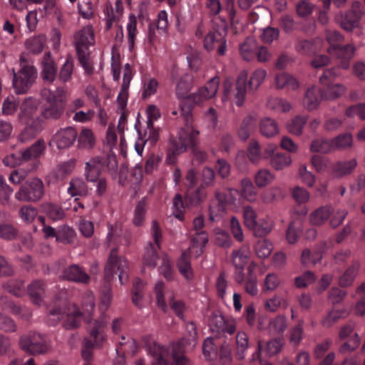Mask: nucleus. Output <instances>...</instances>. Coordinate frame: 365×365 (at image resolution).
<instances>
[{"mask_svg": "<svg viewBox=\"0 0 365 365\" xmlns=\"http://www.w3.org/2000/svg\"><path fill=\"white\" fill-rule=\"evenodd\" d=\"M186 330L189 334L187 339H182L174 344L171 351L158 343H153L148 347L149 354L153 358L152 365H170L175 363V365H192L182 353L187 349L188 344L192 349L196 344V326L193 322H190L186 326ZM136 365H143L142 360H139Z\"/></svg>", "mask_w": 365, "mask_h": 365, "instance_id": "1", "label": "nucleus"}, {"mask_svg": "<svg viewBox=\"0 0 365 365\" xmlns=\"http://www.w3.org/2000/svg\"><path fill=\"white\" fill-rule=\"evenodd\" d=\"M341 75L338 67H334L324 71L319 77L322 88L312 86L307 88L303 98V106L309 110L316 109L322 99L332 100L341 96L345 88L343 85L335 83L334 80Z\"/></svg>", "mask_w": 365, "mask_h": 365, "instance_id": "2", "label": "nucleus"}, {"mask_svg": "<svg viewBox=\"0 0 365 365\" xmlns=\"http://www.w3.org/2000/svg\"><path fill=\"white\" fill-rule=\"evenodd\" d=\"M220 84L218 77L212 78L207 83L200 88L196 93L188 96L190 85L187 81L180 78L176 86V95L182 101L180 103V113L185 124L188 125L192 121L191 110L195 105L215 96Z\"/></svg>", "mask_w": 365, "mask_h": 365, "instance_id": "3", "label": "nucleus"}, {"mask_svg": "<svg viewBox=\"0 0 365 365\" xmlns=\"http://www.w3.org/2000/svg\"><path fill=\"white\" fill-rule=\"evenodd\" d=\"M129 264L125 258L117 255V248L113 247L105 267V284L101 290L100 309L106 311L110 304L112 292L110 282L115 274L118 273L120 284H123L128 280Z\"/></svg>", "mask_w": 365, "mask_h": 365, "instance_id": "4", "label": "nucleus"}, {"mask_svg": "<svg viewBox=\"0 0 365 365\" xmlns=\"http://www.w3.org/2000/svg\"><path fill=\"white\" fill-rule=\"evenodd\" d=\"M64 293L55 298L53 304L48 307L47 322L50 326H56L63 321V326L66 329L77 328L81 323L83 314L76 304H71L63 298Z\"/></svg>", "mask_w": 365, "mask_h": 365, "instance_id": "5", "label": "nucleus"}, {"mask_svg": "<svg viewBox=\"0 0 365 365\" xmlns=\"http://www.w3.org/2000/svg\"><path fill=\"white\" fill-rule=\"evenodd\" d=\"M198 135L199 132L193 128L192 123L188 125L185 124V128L179 132L178 138L170 140L168 153L169 160L173 161L177 155L185 151L187 148H192L195 160L200 163L205 162L207 154L195 148Z\"/></svg>", "mask_w": 365, "mask_h": 365, "instance_id": "6", "label": "nucleus"}, {"mask_svg": "<svg viewBox=\"0 0 365 365\" xmlns=\"http://www.w3.org/2000/svg\"><path fill=\"white\" fill-rule=\"evenodd\" d=\"M38 105L36 99L30 97L26 98L20 106L19 120L26 125L19 136L21 142L34 138L43 130V121Z\"/></svg>", "mask_w": 365, "mask_h": 365, "instance_id": "7", "label": "nucleus"}, {"mask_svg": "<svg viewBox=\"0 0 365 365\" xmlns=\"http://www.w3.org/2000/svg\"><path fill=\"white\" fill-rule=\"evenodd\" d=\"M152 235L154 243L150 242L146 247L143 257L144 264L154 268L157 265V260H161V264L159 268L160 272L166 279L171 280L173 277V269L168 257L164 255L160 258L157 253V248H160L162 237L161 230L157 221H153V222Z\"/></svg>", "mask_w": 365, "mask_h": 365, "instance_id": "8", "label": "nucleus"}, {"mask_svg": "<svg viewBox=\"0 0 365 365\" xmlns=\"http://www.w3.org/2000/svg\"><path fill=\"white\" fill-rule=\"evenodd\" d=\"M327 41L329 46L327 51L330 56L337 59L339 66L342 68H348L350 65V60L354 56L355 48L351 44L341 46L344 37L340 32L327 29L325 32Z\"/></svg>", "mask_w": 365, "mask_h": 365, "instance_id": "9", "label": "nucleus"}, {"mask_svg": "<svg viewBox=\"0 0 365 365\" xmlns=\"http://www.w3.org/2000/svg\"><path fill=\"white\" fill-rule=\"evenodd\" d=\"M65 93L63 88H57L55 93L47 88L43 89L41 92L43 101L41 116L46 119H58L66 106Z\"/></svg>", "mask_w": 365, "mask_h": 365, "instance_id": "10", "label": "nucleus"}, {"mask_svg": "<svg viewBox=\"0 0 365 365\" xmlns=\"http://www.w3.org/2000/svg\"><path fill=\"white\" fill-rule=\"evenodd\" d=\"M46 148L43 140H38L29 148L21 152L19 155L11 154L4 158L3 162L6 166L14 167L17 165H23L29 163L28 172L36 170L39 165V157L43 153Z\"/></svg>", "mask_w": 365, "mask_h": 365, "instance_id": "11", "label": "nucleus"}, {"mask_svg": "<svg viewBox=\"0 0 365 365\" xmlns=\"http://www.w3.org/2000/svg\"><path fill=\"white\" fill-rule=\"evenodd\" d=\"M20 69L16 73L13 70V86L18 94L26 93L37 77V70L29 60L27 53L20 56Z\"/></svg>", "mask_w": 365, "mask_h": 365, "instance_id": "12", "label": "nucleus"}, {"mask_svg": "<svg viewBox=\"0 0 365 365\" xmlns=\"http://www.w3.org/2000/svg\"><path fill=\"white\" fill-rule=\"evenodd\" d=\"M266 76L267 71L263 68H258L251 73L249 81H247V72H241L237 78L235 88L233 91L236 105L241 106L243 104L247 88L250 90H257L263 83Z\"/></svg>", "mask_w": 365, "mask_h": 365, "instance_id": "13", "label": "nucleus"}, {"mask_svg": "<svg viewBox=\"0 0 365 365\" xmlns=\"http://www.w3.org/2000/svg\"><path fill=\"white\" fill-rule=\"evenodd\" d=\"M238 190L228 188L223 192L216 191L215 198L211 201L209 208V220L217 221L226 210L227 205H237L240 201Z\"/></svg>", "mask_w": 365, "mask_h": 365, "instance_id": "14", "label": "nucleus"}, {"mask_svg": "<svg viewBox=\"0 0 365 365\" xmlns=\"http://www.w3.org/2000/svg\"><path fill=\"white\" fill-rule=\"evenodd\" d=\"M106 322L103 319L95 320L89 327L90 336L85 338L81 351L84 360L89 361L93 356V349L101 346L106 340Z\"/></svg>", "mask_w": 365, "mask_h": 365, "instance_id": "15", "label": "nucleus"}, {"mask_svg": "<svg viewBox=\"0 0 365 365\" xmlns=\"http://www.w3.org/2000/svg\"><path fill=\"white\" fill-rule=\"evenodd\" d=\"M19 346L29 354H42L50 350L51 341L45 334L30 331L20 337Z\"/></svg>", "mask_w": 365, "mask_h": 365, "instance_id": "16", "label": "nucleus"}, {"mask_svg": "<svg viewBox=\"0 0 365 365\" xmlns=\"http://www.w3.org/2000/svg\"><path fill=\"white\" fill-rule=\"evenodd\" d=\"M187 190L185 201L187 205L195 206L200 204L206 197L207 192L203 185L199 184V180L193 169L187 171L185 176Z\"/></svg>", "mask_w": 365, "mask_h": 365, "instance_id": "17", "label": "nucleus"}, {"mask_svg": "<svg viewBox=\"0 0 365 365\" xmlns=\"http://www.w3.org/2000/svg\"><path fill=\"white\" fill-rule=\"evenodd\" d=\"M43 192V182L39 178H34L27 180L21 185L15 194V198L19 201L36 202L42 197Z\"/></svg>", "mask_w": 365, "mask_h": 365, "instance_id": "18", "label": "nucleus"}, {"mask_svg": "<svg viewBox=\"0 0 365 365\" xmlns=\"http://www.w3.org/2000/svg\"><path fill=\"white\" fill-rule=\"evenodd\" d=\"M364 14V6L359 1L353 2L351 9L341 16L339 21L341 26L346 31H351L358 27L359 21Z\"/></svg>", "mask_w": 365, "mask_h": 365, "instance_id": "19", "label": "nucleus"}, {"mask_svg": "<svg viewBox=\"0 0 365 365\" xmlns=\"http://www.w3.org/2000/svg\"><path fill=\"white\" fill-rule=\"evenodd\" d=\"M203 46L207 51H217L219 56H224L227 51V41L219 31H210L203 40Z\"/></svg>", "mask_w": 365, "mask_h": 365, "instance_id": "20", "label": "nucleus"}, {"mask_svg": "<svg viewBox=\"0 0 365 365\" xmlns=\"http://www.w3.org/2000/svg\"><path fill=\"white\" fill-rule=\"evenodd\" d=\"M77 53L88 52L89 47L94 43L93 31L91 26L83 27L74 36Z\"/></svg>", "mask_w": 365, "mask_h": 365, "instance_id": "21", "label": "nucleus"}, {"mask_svg": "<svg viewBox=\"0 0 365 365\" xmlns=\"http://www.w3.org/2000/svg\"><path fill=\"white\" fill-rule=\"evenodd\" d=\"M78 135L73 127H67L58 130L52 138V142L58 149L69 148L73 145Z\"/></svg>", "mask_w": 365, "mask_h": 365, "instance_id": "22", "label": "nucleus"}, {"mask_svg": "<svg viewBox=\"0 0 365 365\" xmlns=\"http://www.w3.org/2000/svg\"><path fill=\"white\" fill-rule=\"evenodd\" d=\"M130 233L128 231L123 232L120 225H115V227H110L107 235L108 246L111 245L120 244L128 246L130 242Z\"/></svg>", "mask_w": 365, "mask_h": 365, "instance_id": "23", "label": "nucleus"}, {"mask_svg": "<svg viewBox=\"0 0 365 365\" xmlns=\"http://www.w3.org/2000/svg\"><path fill=\"white\" fill-rule=\"evenodd\" d=\"M270 157V164L272 168L277 170H283L289 166L292 163L289 154L284 153H274L273 148H267L265 150L264 158Z\"/></svg>", "mask_w": 365, "mask_h": 365, "instance_id": "24", "label": "nucleus"}, {"mask_svg": "<svg viewBox=\"0 0 365 365\" xmlns=\"http://www.w3.org/2000/svg\"><path fill=\"white\" fill-rule=\"evenodd\" d=\"M0 309L2 311L11 312L15 316L26 319H29L31 315L28 309L22 308L6 295H1L0 297Z\"/></svg>", "mask_w": 365, "mask_h": 365, "instance_id": "25", "label": "nucleus"}, {"mask_svg": "<svg viewBox=\"0 0 365 365\" xmlns=\"http://www.w3.org/2000/svg\"><path fill=\"white\" fill-rule=\"evenodd\" d=\"M63 277L68 281L82 284H87L90 280L89 275L77 264H72L65 268Z\"/></svg>", "mask_w": 365, "mask_h": 365, "instance_id": "26", "label": "nucleus"}, {"mask_svg": "<svg viewBox=\"0 0 365 365\" xmlns=\"http://www.w3.org/2000/svg\"><path fill=\"white\" fill-rule=\"evenodd\" d=\"M103 169L102 158L96 157L86 163L85 177L89 182H96L100 178V175Z\"/></svg>", "mask_w": 365, "mask_h": 365, "instance_id": "27", "label": "nucleus"}, {"mask_svg": "<svg viewBox=\"0 0 365 365\" xmlns=\"http://www.w3.org/2000/svg\"><path fill=\"white\" fill-rule=\"evenodd\" d=\"M28 293L31 301L37 305H40L46 297V284L41 279L34 280L28 287Z\"/></svg>", "mask_w": 365, "mask_h": 365, "instance_id": "28", "label": "nucleus"}, {"mask_svg": "<svg viewBox=\"0 0 365 365\" xmlns=\"http://www.w3.org/2000/svg\"><path fill=\"white\" fill-rule=\"evenodd\" d=\"M41 76L45 81L49 83L53 82L56 78L57 67L50 52L46 53L43 56Z\"/></svg>", "mask_w": 365, "mask_h": 365, "instance_id": "29", "label": "nucleus"}, {"mask_svg": "<svg viewBox=\"0 0 365 365\" xmlns=\"http://www.w3.org/2000/svg\"><path fill=\"white\" fill-rule=\"evenodd\" d=\"M356 165L357 161L354 158L349 160L337 161L332 165V175L336 178H341L349 175L354 170Z\"/></svg>", "mask_w": 365, "mask_h": 365, "instance_id": "30", "label": "nucleus"}, {"mask_svg": "<svg viewBox=\"0 0 365 365\" xmlns=\"http://www.w3.org/2000/svg\"><path fill=\"white\" fill-rule=\"evenodd\" d=\"M240 198H242L250 202H254L258 197V192L252 180L248 178H245L240 181V190H239Z\"/></svg>", "mask_w": 365, "mask_h": 365, "instance_id": "31", "label": "nucleus"}, {"mask_svg": "<svg viewBox=\"0 0 365 365\" xmlns=\"http://www.w3.org/2000/svg\"><path fill=\"white\" fill-rule=\"evenodd\" d=\"M274 84L277 89L296 90L299 88L298 81L287 73H279L275 76Z\"/></svg>", "mask_w": 365, "mask_h": 365, "instance_id": "32", "label": "nucleus"}, {"mask_svg": "<svg viewBox=\"0 0 365 365\" xmlns=\"http://www.w3.org/2000/svg\"><path fill=\"white\" fill-rule=\"evenodd\" d=\"M360 264L359 261L354 260L351 264L344 271L339 279V284L341 287H347L352 285L359 273Z\"/></svg>", "mask_w": 365, "mask_h": 365, "instance_id": "33", "label": "nucleus"}, {"mask_svg": "<svg viewBox=\"0 0 365 365\" xmlns=\"http://www.w3.org/2000/svg\"><path fill=\"white\" fill-rule=\"evenodd\" d=\"M2 288L15 297H22L26 292L24 281L21 279H10L2 284Z\"/></svg>", "mask_w": 365, "mask_h": 365, "instance_id": "34", "label": "nucleus"}, {"mask_svg": "<svg viewBox=\"0 0 365 365\" xmlns=\"http://www.w3.org/2000/svg\"><path fill=\"white\" fill-rule=\"evenodd\" d=\"M250 251L247 247L243 246L232 252V262L235 268H244L247 264Z\"/></svg>", "mask_w": 365, "mask_h": 365, "instance_id": "35", "label": "nucleus"}, {"mask_svg": "<svg viewBox=\"0 0 365 365\" xmlns=\"http://www.w3.org/2000/svg\"><path fill=\"white\" fill-rule=\"evenodd\" d=\"M332 212L331 207H321L311 214L310 222L312 225H321L328 220Z\"/></svg>", "mask_w": 365, "mask_h": 365, "instance_id": "36", "label": "nucleus"}, {"mask_svg": "<svg viewBox=\"0 0 365 365\" xmlns=\"http://www.w3.org/2000/svg\"><path fill=\"white\" fill-rule=\"evenodd\" d=\"M257 47V43L252 38H247L240 44V52L242 58L247 61L255 59V53Z\"/></svg>", "mask_w": 365, "mask_h": 365, "instance_id": "37", "label": "nucleus"}, {"mask_svg": "<svg viewBox=\"0 0 365 365\" xmlns=\"http://www.w3.org/2000/svg\"><path fill=\"white\" fill-rule=\"evenodd\" d=\"M190 250L184 251L178 262L180 272L187 279H190L192 277V272L190 266Z\"/></svg>", "mask_w": 365, "mask_h": 365, "instance_id": "38", "label": "nucleus"}, {"mask_svg": "<svg viewBox=\"0 0 365 365\" xmlns=\"http://www.w3.org/2000/svg\"><path fill=\"white\" fill-rule=\"evenodd\" d=\"M46 43V37L39 35L29 38L25 43L26 50L34 54H38L42 52Z\"/></svg>", "mask_w": 365, "mask_h": 365, "instance_id": "39", "label": "nucleus"}, {"mask_svg": "<svg viewBox=\"0 0 365 365\" xmlns=\"http://www.w3.org/2000/svg\"><path fill=\"white\" fill-rule=\"evenodd\" d=\"M259 130L262 135L267 138L273 137L279 132L277 123L270 118H264L261 120Z\"/></svg>", "mask_w": 365, "mask_h": 365, "instance_id": "40", "label": "nucleus"}, {"mask_svg": "<svg viewBox=\"0 0 365 365\" xmlns=\"http://www.w3.org/2000/svg\"><path fill=\"white\" fill-rule=\"evenodd\" d=\"M207 242L208 235L206 232H196L192 239L191 247L188 250L194 252V250L197 249L196 253L199 256L203 252V250Z\"/></svg>", "mask_w": 365, "mask_h": 365, "instance_id": "41", "label": "nucleus"}, {"mask_svg": "<svg viewBox=\"0 0 365 365\" xmlns=\"http://www.w3.org/2000/svg\"><path fill=\"white\" fill-rule=\"evenodd\" d=\"M332 147L334 150H344L352 146L353 138L349 133L340 134L332 138Z\"/></svg>", "mask_w": 365, "mask_h": 365, "instance_id": "42", "label": "nucleus"}, {"mask_svg": "<svg viewBox=\"0 0 365 365\" xmlns=\"http://www.w3.org/2000/svg\"><path fill=\"white\" fill-rule=\"evenodd\" d=\"M217 359L222 365H230L232 360V346L229 343L224 342L217 349Z\"/></svg>", "mask_w": 365, "mask_h": 365, "instance_id": "43", "label": "nucleus"}, {"mask_svg": "<svg viewBox=\"0 0 365 365\" xmlns=\"http://www.w3.org/2000/svg\"><path fill=\"white\" fill-rule=\"evenodd\" d=\"M256 120L254 117L251 115L246 116L243 120L238 130V135L242 140H246L250 135L251 132L255 127Z\"/></svg>", "mask_w": 365, "mask_h": 365, "instance_id": "44", "label": "nucleus"}, {"mask_svg": "<svg viewBox=\"0 0 365 365\" xmlns=\"http://www.w3.org/2000/svg\"><path fill=\"white\" fill-rule=\"evenodd\" d=\"M88 191V186L83 180L76 178L71 180L68 192L71 196H86Z\"/></svg>", "mask_w": 365, "mask_h": 365, "instance_id": "45", "label": "nucleus"}, {"mask_svg": "<svg viewBox=\"0 0 365 365\" xmlns=\"http://www.w3.org/2000/svg\"><path fill=\"white\" fill-rule=\"evenodd\" d=\"M273 222L269 218L260 219L256 226L252 229L255 236L264 237L268 235L272 230Z\"/></svg>", "mask_w": 365, "mask_h": 365, "instance_id": "46", "label": "nucleus"}, {"mask_svg": "<svg viewBox=\"0 0 365 365\" xmlns=\"http://www.w3.org/2000/svg\"><path fill=\"white\" fill-rule=\"evenodd\" d=\"M186 201L183 200L182 196L180 194H176L173 200V213L177 219L180 221L184 220V213L186 206Z\"/></svg>", "mask_w": 365, "mask_h": 365, "instance_id": "47", "label": "nucleus"}, {"mask_svg": "<svg viewBox=\"0 0 365 365\" xmlns=\"http://www.w3.org/2000/svg\"><path fill=\"white\" fill-rule=\"evenodd\" d=\"M307 121V118L306 116L297 115L287 123V130L289 133L299 135L302 133Z\"/></svg>", "mask_w": 365, "mask_h": 365, "instance_id": "48", "label": "nucleus"}, {"mask_svg": "<svg viewBox=\"0 0 365 365\" xmlns=\"http://www.w3.org/2000/svg\"><path fill=\"white\" fill-rule=\"evenodd\" d=\"M74 68V62L71 57H68L62 65L59 73L58 80L62 83L68 82L72 77Z\"/></svg>", "mask_w": 365, "mask_h": 365, "instance_id": "49", "label": "nucleus"}, {"mask_svg": "<svg viewBox=\"0 0 365 365\" xmlns=\"http://www.w3.org/2000/svg\"><path fill=\"white\" fill-rule=\"evenodd\" d=\"M237 356L242 359L245 356V352L249 346V337L244 331H240L236 336Z\"/></svg>", "mask_w": 365, "mask_h": 365, "instance_id": "50", "label": "nucleus"}, {"mask_svg": "<svg viewBox=\"0 0 365 365\" xmlns=\"http://www.w3.org/2000/svg\"><path fill=\"white\" fill-rule=\"evenodd\" d=\"M76 166V160L71 159L59 164L55 170V175L58 180H63L71 174Z\"/></svg>", "mask_w": 365, "mask_h": 365, "instance_id": "51", "label": "nucleus"}, {"mask_svg": "<svg viewBox=\"0 0 365 365\" xmlns=\"http://www.w3.org/2000/svg\"><path fill=\"white\" fill-rule=\"evenodd\" d=\"M287 319L284 316L282 315H278L274 319H271L269 324V329L270 332L275 334H283L287 329Z\"/></svg>", "mask_w": 365, "mask_h": 365, "instance_id": "52", "label": "nucleus"}, {"mask_svg": "<svg viewBox=\"0 0 365 365\" xmlns=\"http://www.w3.org/2000/svg\"><path fill=\"white\" fill-rule=\"evenodd\" d=\"M296 51L304 56H312L316 53L317 46L309 40H298L295 45Z\"/></svg>", "mask_w": 365, "mask_h": 365, "instance_id": "53", "label": "nucleus"}, {"mask_svg": "<svg viewBox=\"0 0 365 365\" xmlns=\"http://www.w3.org/2000/svg\"><path fill=\"white\" fill-rule=\"evenodd\" d=\"M274 178V175L269 170L261 169L255 175V182L258 187L261 188L270 184Z\"/></svg>", "mask_w": 365, "mask_h": 365, "instance_id": "54", "label": "nucleus"}, {"mask_svg": "<svg viewBox=\"0 0 365 365\" xmlns=\"http://www.w3.org/2000/svg\"><path fill=\"white\" fill-rule=\"evenodd\" d=\"M312 152L327 153L333 151L332 140L320 138L312 141L311 144Z\"/></svg>", "mask_w": 365, "mask_h": 365, "instance_id": "55", "label": "nucleus"}, {"mask_svg": "<svg viewBox=\"0 0 365 365\" xmlns=\"http://www.w3.org/2000/svg\"><path fill=\"white\" fill-rule=\"evenodd\" d=\"M43 210L48 217L55 221L62 220L65 216L64 210L57 204L47 203L43 206Z\"/></svg>", "mask_w": 365, "mask_h": 365, "instance_id": "56", "label": "nucleus"}, {"mask_svg": "<svg viewBox=\"0 0 365 365\" xmlns=\"http://www.w3.org/2000/svg\"><path fill=\"white\" fill-rule=\"evenodd\" d=\"M256 255L260 259L269 257L272 250V243L267 240H259L255 246Z\"/></svg>", "mask_w": 365, "mask_h": 365, "instance_id": "57", "label": "nucleus"}, {"mask_svg": "<svg viewBox=\"0 0 365 365\" xmlns=\"http://www.w3.org/2000/svg\"><path fill=\"white\" fill-rule=\"evenodd\" d=\"M217 346L214 344V339L208 337L204 340L202 354L206 359L215 361L217 359Z\"/></svg>", "mask_w": 365, "mask_h": 365, "instance_id": "58", "label": "nucleus"}, {"mask_svg": "<svg viewBox=\"0 0 365 365\" xmlns=\"http://www.w3.org/2000/svg\"><path fill=\"white\" fill-rule=\"evenodd\" d=\"M128 41L130 50H132L135 45L137 35V19L133 14L130 15L127 24Z\"/></svg>", "mask_w": 365, "mask_h": 365, "instance_id": "59", "label": "nucleus"}, {"mask_svg": "<svg viewBox=\"0 0 365 365\" xmlns=\"http://www.w3.org/2000/svg\"><path fill=\"white\" fill-rule=\"evenodd\" d=\"M75 237V230L73 228L65 225L58 229L57 241L64 244H71L73 242Z\"/></svg>", "mask_w": 365, "mask_h": 365, "instance_id": "60", "label": "nucleus"}, {"mask_svg": "<svg viewBox=\"0 0 365 365\" xmlns=\"http://www.w3.org/2000/svg\"><path fill=\"white\" fill-rule=\"evenodd\" d=\"M168 13L165 10H162L158 14L157 19L150 23L154 24V26L160 34H166L168 33Z\"/></svg>", "mask_w": 365, "mask_h": 365, "instance_id": "61", "label": "nucleus"}, {"mask_svg": "<svg viewBox=\"0 0 365 365\" xmlns=\"http://www.w3.org/2000/svg\"><path fill=\"white\" fill-rule=\"evenodd\" d=\"M78 10L80 15L85 19H91L94 16L95 8L91 0H84L78 3Z\"/></svg>", "mask_w": 365, "mask_h": 365, "instance_id": "62", "label": "nucleus"}, {"mask_svg": "<svg viewBox=\"0 0 365 365\" xmlns=\"http://www.w3.org/2000/svg\"><path fill=\"white\" fill-rule=\"evenodd\" d=\"M267 106L279 112H287L291 109V105L288 101L279 98H271L268 101Z\"/></svg>", "mask_w": 365, "mask_h": 365, "instance_id": "63", "label": "nucleus"}, {"mask_svg": "<svg viewBox=\"0 0 365 365\" xmlns=\"http://www.w3.org/2000/svg\"><path fill=\"white\" fill-rule=\"evenodd\" d=\"M79 146L84 148H91L94 145V137L90 129H83L78 136Z\"/></svg>", "mask_w": 365, "mask_h": 365, "instance_id": "64", "label": "nucleus"}]
</instances>
